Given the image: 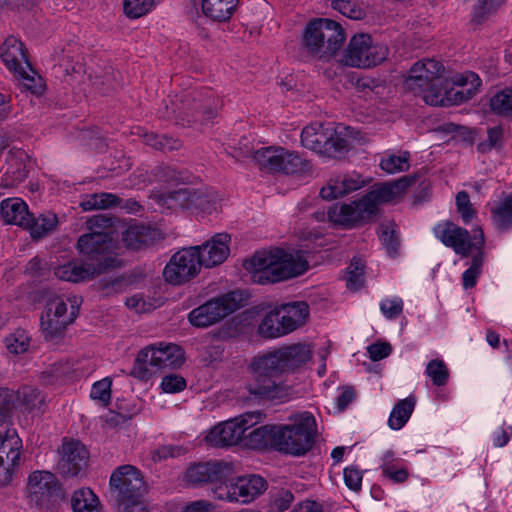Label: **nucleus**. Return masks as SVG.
<instances>
[{
	"label": "nucleus",
	"instance_id": "obj_1",
	"mask_svg": "<svg viewBox=\"0 0 512 512\" xmlns=\"http://www.w3.org/2000/svg\"><path fill=\"white\" fill-rule=\"evenodd\" d=\"M244 267L253 273L259 284L281 282L303 274L308 269V261L303 252L287 253L282 249L257 251Z\"/></svg>",
	"mask_w": 512,
	"mask_h": 512
},
{
	"label": "nucleus",
	"instance_id": "obj_2",
	"mask_svg": "<svg viewBox=\"0 0 512 512\" xmlns=\"http://www.w3.org/2000/svg\"><path fill=\"white\" fill-rule=\"evenodd\" d=\"M172 108L165 104L160 116L174 119L176 124L190 126L198 121L213 119L223 106V101L208 88H192L170 100Z\"/></svg>",
	"mask_w": 512,
	"mask_h": 512
},
{
	"label": "nucleus",
	"instance_id": "obj_3",
	"mask_svg": "<svg viewBox=\"0 0 512 512\" xmlns=\"http://www.w3.org/2000/svg\"><path fill=\"white\" fill-rule=\"evenodd\" d=\"M445 68L434 59L416 62L409 70L404 81L407 90L419 95L431 106H448L451 104V92L444 85Z\"/></svg>",
	"mask_w": 512,
	"mask_h": 512
},
{
	"label": "nucleus",
	"instance_id": "obj_4",
	"mask_svg": "<svg viewBox=\"0 0 512 512\" xmlns=\"http://www.w3.org/2000/svg\"><path fill=\"white\" fill-rule=\"evenodd\" d=\"M145 491L143 477L136 467L122 465L112 472L108 492L117 512H134L139 509Z\"/></svg>",
	"mask_w": 512,
	"mask_h": 512
},
{
	"label": "nucleus",
	"instance_id": "obj_5",
	"mask_svg": "<svg viewBox=\"0 0 512 512\" xmlns=\"http://www.w3.org/2000/svg\"><path fill=\"white\" fill-rule=\"evenodd\" d=\"M290 422L277 426L278 451L293 456L305 455L315 443L316 420L310 412L305 411L292 415Z\"/></svg>",
	"mask_w": 512,
	"mask_h": 512
},
{
	"label": "nucleus",
	"instance_id": "obj_6",
	"mask_svg": "<svg viewBox=\"0 0 512 512\" xmlns=\"http://www.w3.org/2000/svg\"><path fill=\"white\" fill-rule=\"evenodd\" d=\"M344 41L345 33L341 25L327 18L310 21L303 34L305 49L319 59H328L334 56Z\"/></svg>",
	"mask_w": 512,
	"mask_h": 512
},
{
	"label": "nucleus",
	"instance_id": "obj_7",
	"mask_svg": "<svg viewBox=\"0 0 512 512\" xmlns=\"http://www.w3.org/2000/svg\"><path fill=\"white\" fill-rule=\"evenodd\" d=\"M249 379L245 389L258 400H283L289 395V388L277 381L279 372L270 364L265 354L255 356L248 366Z\"/></svg>",
	"mask_w": 512,
	"mask_h": 512
},
{
	"label": "nucleus",
	"instance_id": "obj_8",
	"mask_svg": "<svg viewBox=\"0 0 512 512\" xmlns=\"http://www.w3.org/2000/svg\"><path fill=\"white\" fill-rule=\"evenodd\" d=\"M251 157L260 170L270 174L307 175L312 172V164L309 160L281 146L258 149L251 154Z\"/></svg>",
	"mask_w": 512,
	"mask_h": 512
},
{
	"label": "nucleus",
	"instance_id": "obj_9",
	"mask_svg": "<svg viewBox=\"0 0 512 512\" xmlns=\"http://www.w3.org/2000/svg\"><path fill=\"white\" fill-rule=\"evenodd\" d=\"M349 128L345 126L312 124L306 126L301 133V143L305 148L328 157H337L347 152L351 146L348 136Z\"/></svg>",
	"mask_w": 512,
	"mask_h": 512
},
{
	"label": "nucleus",
	"instance_id": "obj_10",
	"mask_svg": "<svg viewBox=\"0 0 512 512\" xmlns=\"http://www.w3.org/2000/svg\"><path fill=\"white\" fill-rule=\"evenodd\" d=\"M83 259L91 263L98 273L121 266L116 244L108 233L93 231L79 237L76 245Z\"/></svg>",
	"mask_w": 512,
	"mask_h": 512
},
{
	"label": "nucleus",
	"instance_id": "obj_11",
	"mask_svg": "<svg viewBox=\"0 0 512 512\" xmlns=\"http://www.w3.org/2000/svg\"><path fill=\"white\" fill-rule=\"evenodd\" d=\"M245 300L241 291L213 297L192 309L188 314L189 323L196 328H208L216 325L242 307Z\"/></svg>",
	"mask_w": 512,
	"mask_h": 512
},
{
	"label": "nucleus",
	"instance_id": "obj_12",
	"mask_svg": "<svg viewBox=\"0 0 512 512\" xmlns=\"http://www.w3.org/2000/svg\"><path fill=\"white\" fill-rule=\"evenodd\" d=\"M387 56V46L374 43L369 34L361 33L350 39L342 62L351 67L370 68L382 63Z\"/></svg>",
	"mask_w": 512,
	"mask_h": 512
},
{
	"label": "nucleus",
	"instance_id": "obj_13",
	"mask_svg": "<svg viewBox=\"0 0 512 512\" xmlns=\"http://www.w3.org/2000/svg\"><path fill=\"white\" fill-rule=\"evenodd\" d=\"M435 236L447 247L462 257H468L473 250L484 247V234L481 228L474 230L473 236L469 232L450 221L439 223L434 227Z\"/></svg>",
	"mask_w": 512,
	"mask_h": 512
},
{
	"label": "nucleus",
	"instance_id": "obj_14",
	"mask_svg": "<svg viewBox=\"0 0 512 512\" xmlns=\"http://www.w3.org/2000/svg\"><path fill=\"white\" fill-rule=\"evenodd\" d=\"M78 314V307L71 305L67 311V303L61 297L50 299L41 316V333L47 341H57L64 337L67 327Z\"/></svg>",
	"mask_w": 512,
	"mask_h": 512
},
{
	"label": "nucleus",
	"instance_id": "obj_15",
	"mask_svg": "<svg viewBox=\"0 0 512 512\" xmlns=\"http://www.w3.org/2000/svg\"><path fill=\"white\" fill-rule=\"evenodd\" d=\"M259 411L247 412L233 420L225 421L215 426L205 437V441L215 447L232 446L244 440L246 431L259 423Z\"/></svg>",
	"mask_w": 512,
	"mask_h": 512
},
{
	"label": "nucleus",
	"instance_id": "obj_16",
	"mask_svg": "<svg viewBox=\"0 0 512 512\" xmlns=\"http://www.w3.org/2000/svg\"><path fill=\"white\" fill-rule=\"evenodd\" d=\"M31 501L37 506L52 508L65 497L64 489L49 471H34L28 479Z\"/></svg>",
	"mask_w": 512,
	"mask_h": 512
},
{
	"label": "nucleus",
	"instance_id": "obj_17",
	"mask_svg": "<svg viewBox=\"0 0 512 512\" xmlns=\"http://www.w3.org/2000/svg\"><path fill=\"white\" fill-rule=\"evenodd\" d=\"M201 266L203 265L199 259V248H184L171 257L164 268L163 277L172 285H181L194 278Z\"/></svg>",
	"mask_w": 512,
	"mask_h": 512
},
{
	"label": "nucleus",
	"instance_id": "obj_18",
	"mask_svg": "<svg viewBox=\"0 0 512 512\" xmlns=\"http://www.w3.org/2000/svg\"><path fill=\"white\" fill-rule=\"evenodd\" d=\"M234 464L225 460H211L191 464L185 472L186 481L194 486L224 484L234 474Z\"/></svg>",
	"mask_w": 512,
	"mask_h": 512
},
{
	"label": "nucleus",
	"instance_id": "obj_19",
	"mask_svg": "<svg viewBox=\"0 0 512 512\" xmlns=\"http://www.w3.org/2000/svg\"><path fill=\"white\" fill-rule=\"evenodd\" d=\"M267 489L266 480L259 475L239 477L235 483L219 486L214 490L215 497L229 502L248 503Z\"/></svg>",
	"mask_w": 512,
	"mask_h": 512
},
{
	"label": "nucleus",
	"instance_id": "obj_20",
	"mask_svg": "<svg viewBox=\"0 0 512 512\" xmlns=\"http://www.w3.org/2000/svg\"><path fill=\"white\" fill-rule=\"evenodd\" d=\"M375 216V206L364 196L350 204L335 205L328 209L329 221L346 227L371 220Z\"/></svg>",
	"mask_w": 512,
	"mask_h": 512
},
{
	"label": "nucleus",
	"instance_id": "obj_21",
	"mask_svg": "<svg viewBox=\"0 0 512 512\" xmlns=\"http://www.w3.org/2000/svg\"><path fill=\"white\" fill-rule=\"evenodd\" d=\"M270 364L280 374L292 372L310 360L312 349L309 345L295 343L265 353Z\"/></svg>",
	"mask_w": 512,
	"mask_h": 512
},
{
	"label": "nucleus",
	"instance_id": "obj_22",
	"mask_svg": "<svg viewBox=\"0 0 512 512\" xmlns=\"http://www.w3.org/2000/svg\"><path fill=\"white\" fill-rule=\"evenodd\" d=\"M231 236L228 233H217L203 243L199 248V259L206 268H212L223 263L230 254Z\"/></svg>",
	"mask_w": 512,
	"mask_h": 512
},
{
	"label": "nucleus",
	"instance_id": "obj_23",
	"mask_svg": "<svg viewBox=\"0 0 512 512\" xmlns=\"http://www.w3.org/2000/svg\"><path fill=\"white\" fill-rule=\"evenodd\" d=\"M62 455L58 462V470L64 477H74L87 465L88 451L78 441H70L62 445Z\"/></svg>",
	"mask_w": 512,
	"mask_h": 512
},
{
	"label": "nucleus",
	"instance_id": "obj_24",
	"mask_svg": "<svg viewBox=\"0 0 512 512\" xmlns=\"http://www.w3.org/2000/svg\"><path fill=\"white\" fill-rule=\"evenodd\" d=\"M20 439L17 435L0 438V486L9 484L20 461Z\"/></svg>",
	"mask_w": 512,
	"mask_h": 512
},
{
	"label": "nucleus",
	"instance_id": "obj_25",
	"mask_svg": "<svg viewBox=\"0 0 512 512\" xmlns=\"http://www.w3.org/2000/svg\"><path fill=\"white\" fill-rule=\"evenodd\" d=\"M416 181L415 176H402L397 180L375 184L372 190L364 196L375 206V214L377 213V205L380 203H387L400 197L404 194L407 188L414 184Z\"/></svg>",
	"mask_w": 512,
	"mask_h": 512
},
{
	"label": "nucleus",
	"instance_id": "obj_26",
	"mask_svg": "<svg viewBox=\"0 0 512 512\" xmlns=\"http://www.w3.org/2000/svg\"><path fill=\"white\" fill-rule=\"evenodd\" d=\"M149 350V365L155 370L162 368H177L184 362L183 351L180 346L172 343H160L158 347L151 346Z\"/></svg>",
	"mask_w": 512,
	"mask_h": 512
},
{
	"label": "nucleus",
	"instance_id": "obj_27",
	"mask_svg": "<svg viewBox=\"0 0 512 512\" xmlns=\"http://www.w3.org/2000/svg\"><path fill=\"white\" fill-rule=\"evenodd\" d=\"M365 184L363 177L353 172L351 174L343 175L338 179L331 180L326 187L320 191V196L323 199L331 200L344 196L350 192L360 189Z\"/></svg>",
	"mask_w": 512,
	"mask_h": 512
},
{
	"label": "nucleus",
	"instance_id": "obj_28",
	"mask_svg": "<svg viewBox=\"0 0 512 512\" xmlns=\"http://www.w3.org/2000/svg\"><path fill=\"white\" fill-rule=\"evenodd\" d=\"M158 230L146 225H132L123 233L122 240L127 248L141 250L159 239Z\"/></svg>",
	"mask_w": 512,
	"mask_h": 512
},
{
	"label": "nucleus",
	"instance_id": "obj_29",
	"mask_svg": "<svg viewBox=\"0 0 512 512\" xmlns=\"http://www.w3.org/2000/svg\"><path fill=\"white\" fill-rule=\"evenodd\" d=\"M0 57L5 66L13 72H17L23 64L26 66V62H29L23 43L14 36L7 37L2 43Z\"/></svg>",
	"mask_w": 512,
	"mask_h": 512
},
{
	"label": "nucleus",
	"instance_id": "obj_30",
	"mask_svg": "<svg viewBox=\"0 0 512 512\" xmlns=\"http://www.w3.org/2000/svg\"><path fill=\"white\" fill-rule=\"evenodd\" d=\"M0 213L4 222L13 224L26 229L29 225L31 213L27 204L20 198H8L1 202Z\"/></svg>",
	"mask_w": 512,
	"mask_h": 512
},
{
	"label": "nucleus",
	"instance_id": "obj_31",
	"mask_svg": "<svg viewBox=\"0 0 512 512\" xmlns=\"http://www.w3.org/2000/svg\"><path fill=\"white\" fill-rule=\"evenodd\" d=\"M151 199L167 209L190 210L191 188L181 187L168 192L154 191L151 194Z\"/></svg>",
	"mask_w": 512,
	"mask_h": 512
},
{
	"label": "nucleus",
	"instance_id": "obj_32",
	"mask_svg": "<svg viewBox=\"0 0 512 512\" xmlns=\"http://www.w3.org/2000/svg\"><path fill=\"white\" fill-rule=\"evenodd\" d=\"M54 274L61 280L75 283L100 275L94 266L84 259L82 263L69 262L58 266L55 268Z\"/></svg>",
	"mask_w": 512,
	"mask_h": 512
},
{
	"label": "nucleus",
	"instance_id": "obj_33",
	"mask_svg": "<svg viewBox=\"0 0 512 512\" xmlns=\"http://www.w3.org/2000/svg\"><path fill=\"white\" fill-rule=\"evenodd\" d=\"M244 445L252 449L273 448L278 451L277 425H263L245 434Z\"/></svg>",
	"mask_w": 512,
	"mask_h": 512
},
{
	"label": "nucleus",
	"instance_id": "obj_34",
	"mask_svg": "<svg viewBox=\"0 0 512 512\" xmlns=\"http://www.w3.org/2000/svg\"><path fill=\"white\" fill-rule=\"evenodd\" d=\"M239 3V0H202V11L216 21L230 19Z\"/></svg>",
	"mask_w": 512,
	"mask_h": 512
},
{
	"label": "nucleus",
	"instance_id": "obj_35",
	"mask_svg": "<svg viewBox=\"0 0 512 512\" xmlns=\"http://www.w3.org/2000/svg\"><path fill=\"white\" fill-rule=\"evenodd\" d=\"M70 502L73 512H101L99 498L90 488L75 490Z\"/></svg>",
	"mask_w": 512,
	"mask_h": 512
},
{
	"label": "nucleus",
	"instance_id": "obj_36",
	"mask_svg": "<svg viewBox=\"0 0 512 512\" xmlns=\"http://www.w3.org/2000/svg\"><path fill=\"white\" fill-rule=\"evenodd\" d=\"M28 222L26 229L30 231L32 238H42L56 228L58 218L52 212L39 214L37 217L31 214Z\"/></svg>",
	"mask_w": 512,
	"mask_h": 512
},
{
	"label": "nucleus",
	"instance_id": "obj_37",
	"mask_svg": "<svg viewBox=\"0 0 512 512\" xmlns=\"http://www.w3.org/2000/svg\"><path fill=\"white\" fill-rule=\"evenodd\" d=\"M414 407L415 398L412 396L398 401L390 413L388 419L389 427L393 430L401 429L409 420Z\"/></svg>",
	"mask_w": 512,
	"mask_h": 512
},
{
	"label": "nucleus",
	"instance_id": "obj_38",
	"mask_svg": "<svg viewBox=\"0 0 512 512\" xmlns=\"http://www.w3.org/2000/svg\"><path fill=\"white\" fill-rule=\"evenodd\" d=\"M14 393L8 388H0V438L16 435L8 428L13 408Z\"/></svg>",
	"mask_w": 512,
	"mask_h": 512
},
{
	"label": "nucleus",
	"instance_id": "obj_39",
	"mask_svg": "<svg viewBox=\"0 0 512 512\" xmlns=\"http://www.w3.org/2000/svg\"><path fill=\"white\" fill-rule=\"evenodd\" d=\"M27 174L28 171L22 161L11 157L8 160L4 174L0 176V186L4 188L14 187L21 183L27 177Z\"/></svg>",
	"mask_w": 512,
	"mask_h": 512
},
{
	"label": "nucleus",
	"instance_id": "obj_40",
	"mask_svg": "<svg viewBox=\"0 0 512 512\" xmlns=\"http://www.w3.org/2000/svg\"><path fill=\"white\" fill-rule=\"evenodd\" d=\"M495 227L502 232L512 228V193L491 210Z\"/></svg>",
	"mask_w": 512,
	"mask_h": 512
},
{
	"label": "nucleus",
	"instance_id": "obj_41",
	"mask_svg": "<svg viewBox=\"0 0 512 512\" xmlns=\"http://www.w3.org/2000/svg\"><path fill=\"white\" fill-rule=\"evenodd\" d=\"M18 404L28 412L40 411L45 403V397L38 389L31 386H23L16 393Z\"/></svg>",
	"mask_w": 512,
	"mask_h": 512
},
{
	"label": "nucleus",
	"instance_id": "obj_42",
	"mask_svg": "<svg viewBox=\"0 0 512 512\" xmlns=\"http://www.w3.org/2000/svg\"><path fill=\"white\" fill-rule=\"evenodd\" d=\"M21 85L23 88L33 95H41L45 89V83L41 76L32 68L29 62H26V66L20 68L17 72Z\"/></svg>",
	"mask_w": 512,
	"mask_h": 512
},
{
	"label": "nucleus",
	"instance_id": "obj_43",
	"mask_svg": "<svg viewBox=\"0 0 512 512\" xmlns=\"http://www.w3.org/2000/svg\"><path fill=\"white\" fill-rule=\"evenodd\" d=\"M121 199L112 193H94L87 195L81 202L80 206L83 210L108 209L120 204Z\"/></svg>",
	"mask_w": 512,
	"mask_h": 512
},
{
	"label": "nucleus",
	"instance_id": "obj_44",
	"mask_svg": "<svg viewBox=\"0 0 512 512\" xmlns=\"http://www.w3.org/2000/svg\"><path fill=\"white\" fill-rule=\"evenodd\" d=\"M142 137L146 145L162 152L178 150L182 147V142L179 139L166 135L159 136L154 133H144Z\"/></svg>",
	"mask_w": 512,
	"mask_h": 512
},
{
	"label": "nucleus",
	"instance_id": "obj_45",
	"mask_svg": "<svg viewBox=\"0 0 512 512\" xmlns=\"http://www.w3.org/2000/svg\"><path fill=\"white\" fill-rule=\"evenodd\" d=\"M258 333L265 338L282 336L278 308L265 315L258 327Z\"/></svg>",
	"mask_w": 512,
	"mask_h": 512
},
{
	"label": "nucleus",
	"instance_id": "obj_46",
	"mask_svg": "<svg viewBox=\"0 0 512 512\" xmlns=\"http://www.w3.org/2000/svg\"><path fill=\"white\" fill-rule=\"evenodd\" d=\"M483 262L484 251L482 248L476 251V254L472 257L470 267L462 274V283L465 289L473 288L476 285L477 279L481 274Z\"/></svg>",
	"mask_w": 512,
	"mask_h": 512
},
{
	"label": "nucleus",
	"instance_id": "obj_47",
	"mask_svg": "<svg viewBox=\"0 0 512 512\" xmlns=\"http://www.w3.org/2000/svg\"><path fill=\"white\" fill-rule=\"evenodd\" d=\"M490 108L498 115L512 117V88L496 93L490 99Z\"/></svg>",
	"mask_w": 512,
	"mask_h": 512
},
{
	"label": "nucleus",
	"instance_id": "obj_48",
	"mask_svg": "<svg viewBox=\"0 0 512 512\" xmlns=\"http://www.w3.org/2000/svg\"><path fill=\"white\" fill-rule=\"evenodd\" d=\"M156 372L157 370L149 365V350L145 348L138 353L129 375L140 380H148Z\"/></svg>",
	"mask_w": 512,
	"mask_h": 512
},
{
	"label": "nucleus",
	"instance_id": "obj_49",
	"mask_svg": "<svg viewBox=\"0 0 512 512\" xmlns=\"http://www.w3.org/2000/svg\"><path fill=\"white\" fill-rule=\"evenodd\" d=\"M216 197L205 191L191 188L190 210L211 212L216 209Z\"/></svg>",
	"mask_w": 512,
	"mask_h": 512
},
{
	"label": "nucleus",
	"instance_id": "obj_50",
	"mask_svg": "<svg viewBox=\"0 0 512 512\" xmlns=\"http://www.w3.org/2000/svg\"><path fill=\"white\" fill-rule=\"evenodd\" d=\"M409 159L410 154L407 151L400 155H389L387 158L382 159L380 167L389 174L404 172L410 167Z\"/></svg>",
	"mask_w": 512,
	"mask_h": 512
},
{
	"label": "nucleus",
	"instance_id": "obj_51",
	"mask_svg": "<svg viewBox=\"0 0 512 512\" xmlns=\"http://www.w3.org/2000/svg\"><path fill=\"white\" fill-rule=\"evenodd\" d=\"M426 374L435 386H444L449 379V370L443 360L433 359L426 367Z\"/></svg>",
	"mask_w": 512,
	"mask_h": 512
},
{
	"label": "nucleus",
	"instance_id": "obj_52",
	"mask_svg": "<svg viewBox=\"0 0 512 512\" xmlns=\"http://www.w3.org/2000/svg\"><path fill=\"white\" fill-rule=\"evenodd\" d=\"M331 6L350 19L360 20L365 17V11L353 0H332Z\"/></svg>",
	"mask_w": 512,
	"mask_h": 512
},
{
	"label": "nucleus",
	"instance_id": "obj_53",
	"mask_svg": "<svg viewBox=\"0 0 512 512\" xmlns=\"http://www.w3.org/2000/svg\"><path fill=\"white\" fill-rule=\"evenodd\" d=\"M154 5V0H124L123 10L127 17L136 19L147 14Z\"/></svg>",
	"mask_w": 512,
	"mask_h": 512
},
{
	"label": "nucleus",
	"instance_id": "obj_54",
	"mask_svg": "<svg viewBox=\"0 0 512 512\" xmlns=\"http://www.w3.org/2000/svg\"><path fill=\"white\" fill-rule=\"evenodd\" d=\"M281 308L290 319L294 321L298 328L305 323L309 315V307L305 302H292L282 305Z\"/></svg>",
	"mask_w": 512,
	"mask_h": 512
},
{
	"label": "nucleus",
	"instance_id": "obj_55",
	"mask_svg": "<svg viewBox=\"0 0 512 512\" xmlns=\"http://www.w3.org/2000/svg\"><path fill=\"white\" fill-rule=\"evenodd\" d=\"M347 270V287L351 290L359 289L364 283V264L362 260L354 258Z\"/></svg>",
	"mask_w": 512,
	"mask_h": 512
},
{
	"label": "nucleus",
	"instance_id": "obj_56",
	"mask_svg": "<svg viewBox=\"0 0 512 512\" xmlns=\"http://www.w3.org/2000/svg\"><path fill=\"white\" fill-rule=\"evenodd\" d=\"M380 239L382 244L386 247L387 252L391 256L398 254L400 240L394 228V225H386L381 227Z\"/></svg>",
	"mask_w": 512,
	"mask_h": 512
},
{
	"label": "nucleus",
	"instance_id": "obj_57",
	"mask_svg": "<svg viewBox=\"0 0 512 512\" xmlns=\"http://www.w3.org/2000/svg\"><path fill=\"white\" fill-rule=\"evenodd\" d=\"M294 500L292 492L288 489H281L272 495L269 511L270 512H283L287 510Z\"/></svg>",
	"mask_w": 512,
	"mask_h": 512
},
{
	"label": "nucleus",
	"instance_id": "obj_58",
	"mask_svg": "<svg viewBox=\"0 0 512 512\" xmlns=\"http://www.w3.org/2000/svg\"><path fill=\"white\" fill-rule=\"evenodd\" d=\"M503 129L500 126L489 128L487 131V140L479 143L477 149L481 153H487L493 148H500L502 145Z\"/></svg>",
	"mask_w": 512,
	"mask_h": 512
},
{
	"label": "nucleus",
	"instance_id": "obj_59",
	"mask_svg": "<svg viewBox=\"0 0 512 512\" xmlns=\"http://www.w3.org/2000/svg\"><path fill=\"white\" fill-rule=\"evenodd\" d=\"M111 385L112 381L109 378L95 382L91 388V398L99 400L104 405H108L111 399Z\"/></svg>",
	"mask_w": 512,
	"mask_h": 512
},
{
	"label": "nucleus",
	"instance_id": "obj_60",
	"mask_svg": "<svg viewBox=\"0 0 512 512\" xmlns=\"http://www.w3.org/2000/svg\"><path fill=\"white\" fill-rule=\"evenodd\" d=\"M456 206L464 223H469L474 218L476 212L472 207L470 197L466 191H460L457 193Z\"/></svg>",
	"mask_w": 512,
	"mask_h": 512
},
{
	"label": "nucleus",
	"instance_id": "obj_61",
	"mask_svg": "<svg viewBox=\"0 0 512 512\" xmlns=\"http://www.w3.org/2000/svg\"><path fill=\"white\" fill-rule=\"evenodd\" d=\"M380 468L382 470V475L394 483H403L409 477L407 468L400 466L397 463L393 465H389L387 463L386 465H381Z\"/></svg>",
	"mask_w": 512,
	"mask_h": 512
},
{
	"label": "nucleus",
	"instance_id": "obj_62",
	"mask_svg": "<svg viewBox=\"0 0 512 512\" xmlns=\"http://www.w3.org/2000/svg\"><path fill=\"white\" fill-rule=\"evenodd\" d=\"M505 0H478V4L474 8V19L481 22L485 17L494 12Z\"/></svg>",
	"mask_w": 512,
	"mask_h": 512
},
{
	"label": "nucleus",
	"instance_id": "obj_63",
	"mask_svg": "<svg viewBox=\"0 0 512 512\" xmlns=\"http://www.w3.org/2000/svg\"><path fill=\"white\" fill-rule=\"evenodd\" d=\"M380 310L388 319H396L403 311V301L400 298L386 299L380 303Z\"/></svg>",
	"mask_w": 512,
	"mask_h": 512
},
{
	"label": "nucleus",
	"instance_id": "obj_64",
	"mask_svg": "<svg viewBox=\"0 0 512 512\" xmlns=\"http://www.w3.org/2000/svg\"><path fill=\"white\" fill-rule=\"evenodd\" d=\"M5 343L8 351L16 355L26 352L29 347L28 338L23 334L6 337Z\"/></svg>",
	"mask_w": 512,
	"mask_h": 512
}]
</instances>
